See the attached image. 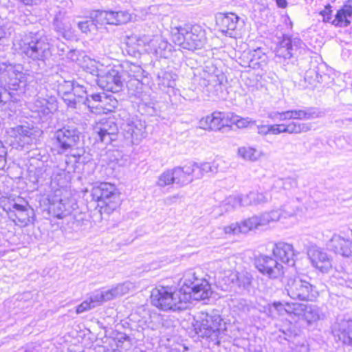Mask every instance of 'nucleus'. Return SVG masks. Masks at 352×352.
Segmentation results:
<instances>
[{
	"label": "nucleus",
	"instance_id": "6e6d98bb",
	"mask_svg": "<svg viewBox=\"0 0 352 352\" xmlns=\"http://www.w3.org/2000/svg\"><path fill=\"white\" fill-rule=\"evenodd\" d=\"M89 97L92 102L94 104V108L98 109L100 107L101 103H106V94H89Z\"/></svg>",
	"mask_w": 352,
	"mask_h": 352
},
{
	"label": "nucleus",
	"instance_id": "5701e85b",
	"mask_svg": "<svg viewBox=\"0 0 352 352\" xmlns=\"http://www.w3.org/2000/svg\"><path fill=\"white\" fill-rule=\"evenodd\" d=\"M332 333L344 344L352 346V320H340L333 327Z\"/></svg>",
	"mask_w": 352,
	"mask_h": 352
},
{
	"label": "nucleus",
	"instance_id": "393cba45",
	"mask_svg": "<svg viewBox=\"0 0 352 352\" xmlns=\"http://www.w3.org/2000/svg\"><path fill=\"white\" fill-rule=\"evenodd\" d=\"M310 258L314 267L322 272H328L332 267V259L321 248H314L310 252Z\"/></svg>",
	"mask_w": 352,
	"mask_h": 352
},
{
	"label": "nucleus",
	"instance_id": "8fccbe9b",
	"mask_svg": "<svg viewBox=\"0 0 352 352\" xmlns=\"http://www.w3.org/2000/svg\"><path fill=\"white\" fill-rule=\"evenodd\" d=\"M226 122H223L221 112H214L212 113V131L220 130L222 127L225 126Z\"/></svg>",
	"mask_w": 352,
	"mask_h": 352
},
{
	"label": "nucleus",
	"instance_id": "bb28decb",
	"mask_svg": "<svg viewBox=\"0 0 352 352\" xmlns=\"http://www.w3.org/2000/svg\"><path fill=\"white\" fill-rule=\"evenodd\" d=\"M74 80H66L62 78L57 80L58 94L61 96L63 100L68 107L76 108V98L72 95Z\"/></svg>",
	"mask_w": 352,
	"mask_h": 352
},
{
	"label": "nucleus",
	"instance_id": "774afa93",
	"mask_svg": "<svg viewBox=\"0 0 352 352\" xmlns=\"http://www.w3.org/2000/svg\"><path fill=\"white\" fill-rule=\"evenodd\" d=\"M71 153V155L75 158V162H79L80 158L84 155L85 151L83 148H76L74 149V148H72V149H69Z\"/></svg>",
	"mask_w": 352,
	"mask_h": 352
},
{
	"label": "nucleus",
	"instance_id": "aec40b11",
	"mask_svg": "<svg viewBox=\"0 0 352 352\" xmlns=\"http://www.w3.org/2000/svg\"><path fill=\"white\" fill-rule=\"evenodd\" d=\"M262 221L261 215H254L241 222L232 223L225 226L223 230L225 233L229 234H246L253 229L263 226Z\"/></svg>",
	"mask_w": 352,
	"mask_h": 352
},
{
	"label": "nucleus",
	"instance_id": "5fc2aeb1",
	"mask_svg": "<svg viewBox=\"0 0 352 352\" xmlns=\"http://www.w3.org/2000/svg\"><path fill=\"white\" fill-rule=\"evenodd\" d=\"M306 305L300 303L288 304L289 314H294L298 316H304L305 308Z\"/></svg>",
	"mask_w": 352,
	"mask_h": 352
},
{
	"label": "nucleus",
	"instance_id": "f8f14e48",
	"mask_svg": "<svg viewBox=\"0 0 352 352\" xmlns=\"http://www.w3.org/2000/svg\"><path fill=\"white\" fill-rule=\"evenodd\" d=\"M121 129L125 139L138 144L146 135L145 122L136 116H129L123 120Z\"/></svg>",
	"mask_w": 352,
	"mask_h": 352
},
{
	"label": "nucleus",
	"instance_id": "2eb2a0df",
	"mask_svg": "<svg viewBox=\"0 0 352 352\" xmlns=\"http://www.w3.org/2000/svg\"><path fill=\"white\" fill-rule=\"evenodd\" d=\"M256 268L270 278H278L283 274V267L272 256L259 255L254 259Z\"/></svg>",
	"mask_w": 352,
	"mask_h": 352
},
{
	"label": "nucleus",
	"instance_id": "0e129e2a",
	"mask_svg": "<svg viewBox=\"0 0 352 352\" xmlns=\"http://www.w3.org/2000/svg\"><path fill=\"white\" fill-rule=\"evenodd\" d=\"M212 122V113L210 116H207L206 117L201 119V120L199 121L200 127L204 129L211 130Z\"/></svg>",
	"mask_w": 352,
	"mask_h": 352
},
{
	"label": "nucleus",
	"instance_id": "9b49d317",
	"mask_svg": "<svg viewBox=\"0 0 352 352\" xmlns=\"http://www.w3.org/2000/svg\"><path fill=\"white\" fill-rule=\"evenodd\" d=\"M322 116V113L316 107H305L299 109H290L285 111H274L269 114L268 117L272 120L285 121L287 120H308L318 118Z\"/></svg>",
	"mask_w": 352,
	"mask_h": 352
},
{
	"label": "nucleus",
	"instance_id": "6ab92c4d",
	"mask_svg": "<svg viewBox=\"0 0 352 352\" xmlns=\"http://www.w3.org/2000/svg\"><path fill=\"white\" fill-rule=\"evenodd\" d=\"M327 249L344 258H352V240L333 234L327 243Z\"/></svg>",
	"mask_w": 352,
	"mask_h": 352
},
{
	"label": "nucleus",
	"instance_id": "412c9836",
	"mask_svg": "<svg viewBox=\"0 0 352 352\" xmlns=\"http://www.w3.org/2000/svg\"><path fill=\"white\" fill-rule=\"evenodd\" d=\"M99 140L106 144H110L112 141L117 139L118 127L114 118H105L96 125Z\"/></svg>",
	"mask_w": 352,
	"mask_h": 352
},
{
	"label": "nucleus",
	"instance_id": "423d86ee",
	"mask_svg": "<svg viewBox=\"0 0 352 352\" xmlns=\"http://www.w3.org/2000/svg\"><path fill=\"white\" fill-rule=\"evenodd\" d=\"M30 77L28 73L23 72V67L20 64L0 63V84L10 89L18 90L25 87Z\"/></svg>",
	"mask_w": 352,
	"mask_h": 352
},
{
	"label": "nucleus",
	"instance_id": "c85d7f7f",
	"mask_svg": "<svg viewBox=\"0 0 352 352\" xmlns=\"http://www.w3.org/2000/svg\"><path fill=\"white\" fill-rule=\"evenodd\" d=\"M88 86L89 84L87 82H80L74 80L72 95L76 98V107L80 104L87 106L90 109H93L94 107V104H92L89 97Z\"/></svg>",
	"mask_w": 352,
	"mask_h": 352
},
{
	"label": "nucleus",
	"instance_id": "4be33fe9",
	"mask_svg": "<svg viewBox=\"0 0 352 352\" xmlns=\"http://www.w3.org/2000/svg\"><path fill=\"white\" fill-rule=\"evenodd\" d=\"M272 252L281 262L289 266L295 265L298 252L294 250L292 244L283 241L278 242L274 245Z\"/></svg>",
	"mask_w": 352,
	"mask_h": 352
},
{
	"label": "nucleus",
	"instance_id": "f03ea898",
	"mask_svg": "<svg viewBox=\"0 0 352 352\" xmlns=\"http://www.w3.org/2000/svg\"><path fill=\"white\" fill-rule=\"evenodd\" d=\"M16 50L30 63H36L38 68L36 72L42 73L45 69L46 61L52 56L51 44L48 36L43 31L29 32L14 43Z\"/></svg>",
	"mask_w": 352,
	"mask_h": 352
},
{
	"label": "nucleus",
	"instance_id": "4468645a",
	"mask_svg": "<svg viewBox=\"0 0 352 352\" xmlns=\"http://www.w3.org/2000/svg\"><path fill=\"white\" fill-rule=\"evenodd\" d=\"M270 197L266 192L258 191H250L245 195L230 196L226 200V204L231 206L232 208L237 206H248L252 205L263 204L268 202Z\"/></svg>",
	"mask_w": 352,
	"mask_h": 352
},
{
	"label": "nucleus",
	"instance_id": "c9c22d12",
	"mask_svg": "<svg viewBox=\"0 0 352 352\" xmlns=\"http://www.w3.org/2000/svg\"><path fill=\"white\" fill-rule=\"evenodd\" d=\"M128 74L131 77V80L129 82L127 86L129 87L132 85L133 81H135L138 85H142V80L146 77L147 72H146L140 65L132 64L130 65L128 70Z\"/></svg>",
	"mask_w": 352,
	"mask_h": 352
},
{
	"label": "nucleus",
	"instance_id": "9d476101",
	"mask_svg": "<svg viewBox=\"0 0 352 352\" xmlns=\"http://www.w3.org/2000/svg\"><path fill=\"white\" fill-rule=\"evenodd\" d=\"M76 206V203L73 198L63 196L60 190H58L54 197L50 200L48 211L53 217L63 219L69 215Z\"/></svg>",
	"mask_w": 352,
	"mask_h": 352
},
{
	"label": "nucleus",
	"instance_id": "39448f33",
	"mask_svg": "<svg viewBox=\"0 0 352 352\" xmlns=\"http://www.w3.org/2000/svg\"><path fill=\"white\" fill-rule=\"evenodd\" d=\"M197 164L190 162L184 166H175L164 171L158 177L157 185L160 187L176 184L179 187L185 186L195 179L194 173Z\"/></svg>",
	"mask_w": 352,
	"mask_h": 352
},
{
	"label": "nucleus",
	"instance_id": "69168bd1",
	"mask_svg": "<svg viewBox=\"0 0 352 352\" xmlns=\"http://www.w3.org/2000/svg\"><path fill=\"white\" fill-rule=\"evenodd\" d=\"M7 151L1 141H0V170L4 168L6 164Z\"/></svg>",
	"mask_w": 352,
	"mask_h": 352
},
{
	"label": "nucleus",
	"instance_id": "f704fd0d",
	"mask_svg": "<svg viewBox=\"0 0 352 352\" xmlns=\"http://www.w3.org/2000/svg\"><path fill=\"white\" fill-rule=\"evenodd\" d=\"M176 74L171 71L160 70L157 74V83L161 89L173 87L175 85Z\"/></svg>",
	"mask_w": 352,
	"mask_h": 352
},
{
	"label": "nucleus",
	"instance_id": "a18cd8bd",
	"mask_svg": "<svg viewBox=\"0 0 352 352\" xmlns=\"http://www.w3.org/2000/svg\"><path fill=\"white\" fill-rule=\"evenodd\" d=\"M112 299L113 296H111L109 289L105 292H97L93 294L89 298L92 305H95V307L103 302H106Z\"/></svg>",
	"mask_w": 352,
	"mask_h": 352
},
{
	"label": "nucleus",
	"instance_id": "e2e57ef3",
	"mask_svg": "<svg viewBox=\"0 0 352 352\" xmlns=\"http://www.w3.org/2000/svg\"><path fill=\"white\" fill-rule=\"evenodd\" d=\"M95 307V305H92L91 302L89 300H85L80 305H79L76 308V313L81 314L84 311L89 310L92 308Z\"/></svg>",
	"mask_w": 352,
	"mask_h": 352
},
{
	"label": "nucleus",
	"instance_id": "a878e982",
	"mask_svg": "<svg viewBox=\"0 0 352 352\" xmlns=\"http://www.w3.org/2000/svg\"><path fill=\"white\" fill-rule=\"evenodd\" d=\"M57 109L58 103L56 99L52 96L47 98H38L33 104V110L38 113L40 117L51 115Z\"/></svg>",
	"mask_w": 352,
	"mask_h": 352
},
{
	"label": "nucleus",
	"instance_id": "0eeeda50",
	"mask_svg": "<svg viewBox=\"0 0 352 352\" xmlns=\"http://www.w3.org/2000/svg\"><path fill=\"white\" fill-rule=\"evenodd\" d=\"M225 80L223 73L213 65H206L199 76L195 77V79L199 86L209 94L214 96H218L219 93L222 91V85Z\"/></svg>",
	"mask_w": 352,
	"mask_h": 352
},
{
	"label": "nucleus",
	"instance_id": "c03bdc74",
	"mask_svg": "<svg viewBox=\"0 0 352 352\" xmlns=\"http://www.w3.org/2000/svg\"><path fill=\"white\" fill-rule=\"evenodd\" d=\"M134 288V285L129 281L118 284L115 287L109 289L113 298L127 294L131 289Z\"/></svg>",
	"mask_w": 352,
	"mask_h": 352
},
{
	"label": "nucleus",
	"instance_id": "680f3d73",
	"mask_svg": "<svg viewBox=\"0 0 352 352\" xmlns=\"http://www.w3.org/2000/svg\"><path fill=\"white\" fill-rule=\"evenodd\" d=\"M221 116L223 118V122H226V126H228L229 124H234L236 119H238V116L233 113H223L221 112Z\"/></svg>",
	"mask_w": 352,
	"mask_h": 352
},
{
	"label": "nucleus",
	"instance_id": "603ef678",
	"mask_svg": "<svg viewBox=\"0 0 352 352\" xmlns=\"http://www.w3.org/2000/svg\"><path fill=\"white\" fill-rule=\"evenodd\" d=\"M107 102L106 103H101L100 107L103 109V112H111L113 111L118 105V102L115 98H111V96L106 95Z\"/></svg>",
	"mask_w": 352,
	"mask_h": 352
},
{
	"label": "nucleus",
	"instance_id": "3c124183",
	"mask_svg": "<svg viewBox=\"0 0 352 352\" xmlns=\"http://www.w3.org/2000/svg\"><path fill=\"white\" fill-rule=\"evenodd\" d=\"M197 169L199 170V173L195 175V179L201 178L205 173L217 172V167L212 166L208 162L203 163L200 166L197 165L195 170Z\"/></svg>",
	"mask_w": 352,
	"mask_h": 352
},
{
	"label": "nucleus",
	"instance_id": "bf43d9fd",
	"mask_svg": "<svg viewBox=\"0 0 352 352\" xmlns=\"http://www.w3.org/2000/svg\"><path fill=\"white\" fill-rule=\"evenodd\" d=\"M12 95L10 92L5 88L0 86V106L5 104L8 101L11 100Z\"/></svg>",
	"mask_w": 352,
	"mask_h": 352
},
{
	"label": "nucleus",
	"instance_id": "79ce46f5",
	"mask_svg": "<svg viewBox=\"0 0 352 352\" xmlns=\"http://www.w3.org/2000/svg\"><path fill=\"white\" fill-rule=\"evenodd\" d=\"M320 311L316 305H306L303 318L308 323L316 322L320 319Z\"/></svg>",
	"mask_w": 352,
	"mask_h": 352
},
{
	"label": "nucleus",
	"instance_id": "dca6fc26",
	"mask_svg": "<svg viewBox=\"0 0 352 352\" xmlns=\"http://www.w3.org/2000/svg\"><path fill=\"white\" fill-rule=\"evenodd\" d=\"M303 45L302 41L298 38L283 35L276 47V56L285 60L290 59L297 55Z\"/></svg>",
	"mask_w": 352,
	"mask_h": 352
},
{
	"label": "nucleus",
	"instance_id": "b1692460",
	"mask_svg": "<svg viewBox=\"0 0 352 352\" xmlns=\"http://www.w3.org/2000/svg\"><path fill=\"white\" fill-rule=\"evenodd\" d=\"M148 50L156 56L168 58L171 55L173 46L162 36H153L148 41Z\"/></svg>",
	"mask_w": 352,
	"mask_h": 352
},
{
	"label": "nucleus",
	"instance_id": "a211bd4d",
	"mask_svg": "<svg viewBox=\"0 0 352 352\" xmlns=\"http://www.w3.org/2000/svg\"><path fill=\"white\" fill-rule=\"evenodd\" d=\"M239 17L233 12L219 13L216 16V23L219 30L226 36L236 38L239 35Z\"/></svg>",
	"mask_w": 352,
	"mask_h": 352
},
{
	"label": "nucleus",
	"instance_id": "f257e3e1",
	"mask_svg": "<svg viewBox=\"0 0 352 352\" xmlns=\"http://www.w3.org/2000/svg\"><path fill=\"white\" fill-rule=\"evenodd\" d=\"M211 287L204 278H198L192 272L185 276L183 285L178 289L159 285L151 291V301L153 306L164 311H179L187 308L191 300H204L211 295Z\"/></svg>",
	"mask_w": 352,
	"mask_h": 352
},
{
	"label": "nucleus",
	"instance_id": "37998d69",
	"mask_svg": "<svg viewBox=\"0 0 352 352\" xmlns=\"http://www.w3.org/2000/svg\"><path fill=\"white\" fill-rule=\"evenodd\" d=\"M288 304V302L283 304L280 302H274L269 305V312L274 318L284 316L286 314H289Z\"/></svg>",
	"mask_w": 352,
	"mask_h": 352
},
{
	"label": "nucleus",
	"instance_id": "f3484780",
	"mask_svg": "<svg viewBox=\"0 0 352 352\" xmlns=\"http://www.w3.org/2000/svg\"><path fill=\"white\" fill-rule=\"evenodd\" d=\"M98 85L103 90L118 93L122 89L124 80L118 70L111 68L104 74L98 75Z\"/></svg>",
	"mask_w": 352,
	"mask_h": 352
},
{
	"label": "nucleus",
	"instance_id": "7ed1b4c3",
	"mask_svg": "<svg viewBox=\"0 0 352 352\" xmlns=\"http://www.w3.org/2000/svg\"><path fill=\"white\" fill-rule=\"evenodd\" d=\"M195 333L201 338H210L212 341L225 335L226 323L220 315L200 312L194 318L192 322Z\"/></svg>",
	"mask_w": 352,
	"mask_h": 352
},
{
	"label": "nucleus",
	"instance_id": "72a5a7b5",
	"mask_svg": "<svg viewBox=\"0 0 352 352\" xmlns=\"http://www.w3.org/2000/svg\"><path fill=\"white\" fill-rule=\"evenodd\" d=\"M249 59L248 67L253 69H262L266 64V55L260 49L250 51L244 54Z\"/></svg>",
	"mask_w": 352,
	"mask_h": 352
},
{
	"label": "nucleus",
	"instance_id": "2f4dec72",
	"mask_svg": "<svg viewBox=\"0 0 352 352\" xmlns=\"http://www.w3.org/2000/svg\"><path fill=\"white\" fill-rule=\"evenodd\" d=\"M89 17L101 25L104 24L118 25L115 11L93 10L90 12Z\"/></svg>",
	"mask_w": 352,
	"mask_h": 352
},
{
	"label": "nucleus",
	"instance_id": "cd10ccee",
	"mask_svg": "<svg viewBox=\"0 0 352 352\" xmlns=\"http://www.w3.org/2000/svg\"><path fill=\"white\" fill-rule=\"evenodd\" d=\"M33 213L28 204L25 205L14 203L12 205V210L8 212L9 217L16 223H20L27 225L30 221V214Z\"/></svg>",
	"mask_w": 352,
	"mask_h": 352
},
{
	"label": "nucleus",
	"instance_id": "ddd939ff",
	"mask_svg": "<svg viewBox=\"0 0 352 352\" xmlns=\"http://www.w3.org/2000/svg\"><path fill=\"white\" fill-rule=\"evenodd\" d=\"M287 295L292 299L299 300H311L315 298L314 286L300 278H290L285 286Z\"/></svg>",
	"mask_w": 352,
	"mask_h": 352
},
{
	"label": "nucleus",
	"instance_id": "6e6552de",
	"mask_svg": "<svg viewBox=\"0 0 352 352\" xmlns=\"http://www.w3.org/2000/svg\"><path fill=\"white\" fill-rule=\"evenodd\" d=\"M91 195L93 199L104 204L110 210H114L120 205V193L116 187L110 183H100L94 186Z\"/></svg>",
	"mask_w": 352,
	"mask_h": 352
},
{
	"label": "nucleus",
	"instance_id": "20e7f679",
	"mask_svg": "<svg viewBox=\"0 0 352 352\" xmlns=\"http://www.w3.org/2000/svg\"><path fill=\"white\" fill-rule=\"evenodd\" d=\"M172 34L175 44L188 50L201 49L206 42V32L198 25L175 28Z\"/></svg>",
	"mask_w": 352,
	"mask_h": 352
},
{
	"label": "nucleus",
	"instance_id": "ea45409f",
	"mask_svg": "<svg viewBox=\"0 0 352 352\" xmlns=\"http://www.w3.org/2000/svg\"><path fill=\"white\" fill-rule=\"evenodd\" d=\"M10 135L22 141L25 138H30L34 135V129L28 126L18 125L11 128L8 132Z\"/></svg>",
	"mask_w": 352,
	"mask_h": 352
},
{
	"label": "nucleus",
	"instance_id": "7c9ffc66",
	"mask_svg": "<svg viewBox=\"0 0 352 352\" xmlns=\"http://www.w3.org/2000/svg\"><path fill=\"white\" fill-rule=\"evenodd\" d=\"M284 338L287 340L290 349L293 352H308V345L302 338L294 333L292 330L283 333Z\"/></svg>",
	"mask_w": 352,
	"mask_h": 352
},
{
	"label": "nucleus",
	"instance_id": "e433bc0d",
	"mask_svg": "<svg viewBox=\"0 0 352 352\" xmlns=\"http://www.w3.org/2000/svg\"><path fill=\"white\" fill-rule=\"evenodd\" d=\"M70 180L69 173L59 168H54L52 175V182L58 187L63 188L67 185Z\"/></svg>",
	"mask_w": 352,
	"mask_h": 352
},
{
	"label": "nucleus",
	"instance_id": "13d9d810",
	"mask_svg": "<svg viewBox=\"0 0 352 352\" xmlns=\"http://www.w3.org/2000/svg\"><path fill=\"white\" fill-rule=\"evenodd\" d=\"M116 18L117 21V25L125 24L131 21V16L126 11H118L116 12Z\"/></svg>",
	"mask_w": 352,
	"mask_h": 352
},
{
	"label": "nucleus",
	"instance_id": "49530a36",
	"mask_svg": "<svg viewBox=\"0 0 352 352\" xmlns=\"http://www.w3.org/2000/svg\"><path fill=\"white\" fill-rule=\"evenodd\" d=\"M282 215L280 210H272L270 212H265L261 214L263 226L269 224L270 222L280 220Z\"/></svg>",
	"mask_w": 352,
	"mask_h": 352
},
{
	"label": "nucleus",
	"instance_id": "864d4df0",
	"mask_svg": "<svg viewBox=\"0 0 352 352\" xmlns=\"http://www.w3.org/2000/svg\"><path fill=\"white\" fill-rule=\"evenodd\" d=\"M278 185H281V187L285 190H289L292 188H295L298 185L296 179L292 177H286L284 179H278L276 180Z\"/></svg>",
	"mask_w": 352,
	"mask_h": 352
},
{
	"label": "nucleus",
	"instance_id": "338daca9",
	"mask_svg": "<svg viewBox=\"0 0 352 352\" xmlns=\"http://www.w3.org/2000/svg\"><path fill=\"white\" fill-rule=\"evenodd\" d=\"M283 133H286L285 124L271 125V134L278 135Z\"/></svg>",
	"mask_w": 352,
	"mask_h": 352
},
{
	"label": "nucleus",
	"instance_id": "052dcab7",
	"mask_svg": "<svg viewBox=\"0 0 352 352\" xmlns=\"http://www.w3.org/2000/svg\"><path fill=\"white\" fill-rule=\"evenodd\" d=\"M331 6L328 4L325 6L324 9L320 12V14L323 17V21L331 23L332 10H331Z\"/></svg>",
	"mask_w": 352,
	"mask_h": 352
},
{
	"label": "nucleus",
	"instance_id": "a19ab883",
	"mask_svg": "<svg viewBox=\"0 0 352 352\" xmlns=\"http://www.w3.org/2000/svg\"><path fill=\"white\" fill-rule=\"evenodd\" d=\"M333 276L338 280L339 285L352 289V274L343 267L340 266V269H337Z\"/></svg>",
	"mask_w": 352,
	"mask_h": 352
},
{
	"label": "nucleus",
	"instance_id": "1a4fd4ad",
	"mask_svg": "<svg viewBox=\"0 0 352 352\" xmlns=\"http://www.w3.org/2000/svg\"><path fill=\"white\" fill-rule=\"evenodd\" d=\"M80 133L74 126L63 127L57 130L53 137L54 145L58 153L62 154L75 148L80 141Z\"/></svg>",
	"mask_w": 352,
	"mask_h": 352
},
{
	"label": "nucleus",
	"instance_id": "473e14b6",
	"mask_svg": "<svg viewBox=\"0 0 352 352\" xmlns=\"http://www.w3.org/2000/svg\"><path fill=\"white\" fill-rule=\"evenodd\" d=\"M352 16V6L349 4H344L338 10L335 19L332 20L331 24L336 27L346 28L351 24V21L348 19Z\"/></svg>",
	"mask_w": 352,
	"mask_h": 352
},
{
	"label": "nucleus",
	"instance_id": "4d7b16f0",
	"mask_svg": "<svg viewBox=\"0 0 352 352\" xmlns=\"http://www.w3.org/2000/svg\"><path fill=\"white\" fill-rule=\"evenodd\" d=\"M256 120H254L248 117L247 118H241L238 116V119L235 121V124L238 128H247L248 126H251L255 125Z\"/></svg>",
	"mask_w": 352,
	"mask_h": 352
},
{
	"label": "nucleus",
	"instance_id": "4c0bfd02",
	"mask_svg": "<svg viewBox=\"0 0 352 352\" xmlns=\"http://www.w3.org/2000/svg\"><path fill=\"white\" fill-rule=\"evenodd\" d=\"M237 153L239 156L245 160L254 162L258 160L262 153L257 149L250 146H242L238 148Z\"/></svg>",
	"mask_w": 352,
	"mask_h": 352
},
{
	"label": "nucleus",
	"instance_id": "de8ad7c7",
	"mask_svg": "<svg viewBox=\"0 0 352 352\" xmlns=\"http://www.w3.org/2000/svg\"><path fill=\"white\" fill-rule=\"evenodd\" d=\"M98 25L99 23L94 21L91 19L90 21H80L78 23V28L82 31V32L85 34L97 30Z\"/></svg>",
	"mask_w": 352,
	"mask_h": 352
},
{
	"label": "nucleus",
	"instance_id": "58836bf2",
	"mask_svg": "<svg viewBox=\"0 0 352 352\" xmlns=\"http://www.w3.org/2000/svg\"><path fill=\"white\" fill-rule=\"evenodd\" d=\"M311 129L310 123L290 122L285 124L286 133L289 134H300L307 133Z\"/></svg>",
	"mask_w": 352,
	"mask_h": 352
},
{
	"label": "nucleus",
	"instance_id": "c756f323",
	"mask_svg": "<svg viewBox=\"0 0 352 352\" xmlns=\"http://www.w3.org/2000/svg\"><path fill=\"white\" fill-rule=\"evenodd\" d=\"M53 26L56 33L66 40L74 38V31L68 20L56 17L53 21Z\"/></svg>",
	"mask_w": 352,
	"mask_h": 352
},
{
	"label": "nucleus",
	"instance_id": "09e8293b",
	"mask_svg": "<svg viewBox=\"0 0 352 352\" xmlns=\"http://www.w3.org/2000/svg\"><path fill=\"white\" fill-rule=\"evenodd\" d=\"M235 262L233 258H226L223 260H220L217 262V265L219 267L221 272L224 274L230 273L234 268Z\"/></svg>",
	"mask_w": 352,
	"mask_h": 352
}]
</instances>
